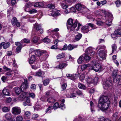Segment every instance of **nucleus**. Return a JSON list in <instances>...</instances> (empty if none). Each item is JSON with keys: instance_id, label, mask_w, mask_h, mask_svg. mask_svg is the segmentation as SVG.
Here are the masks:
<instances>
[{"instance_id": "f704fd0d", "label": "nucleus", "mask_w": 121, "mask_h": 121, "mask_svg": "<svg viewBox=\"0 0 121 121\" xmlns=\"http://www.w3.org/2000/svg\"><path fill=\"white\" fill-rule=\"evenodd\" d=\"M43 42L46 43H50L51 42L50 39L47 37L43 39Z\"/></svg>"}, {"instance_id": "2f4dec72", "label": "nucleus", "mask_w": 121, "mask_h": 121, "mask_svg": "<svg viewBox=\"0 0 121 121\" xmlns=\"http://www.w3.org/2000/svg\"><path fill=\"white\" fill-rule=\"evenodd\" d=\"M65 101V100L64 99H62L61 101V102L62 103H61L60 105L59 108L63 110L65 109V106L63 103Z\"/></svg>"}, {"instance_id": "0eeeda50", "label": "nucleus", "mask_w": 121, "mask_h": 121, "mask_svg": "<svg viewBox=\"0 0 121 121\" xmlns=\"http://www.w3.org/2000/svg\"><path fill=\"white\" fill-rule=\"evenodd\" d=\"M107 15L105 17L106 19L105 22L106 24L108 26L111 25V24L112 20V16L111 14L108 13Z\"/></svg>"}, {"instance_id": "864d4df0", "label": "nucleus", "mask_w": 121, "mask_h": 121, "mask_svg": "<svg viewBox=\"0 0 121 121\" xmlns=\"http://www.w3.org/2000/svg\"><path fill=\"white\" fill-rule=\"evenodd\" d=\"M26 101L27 103V105L30 106L31 105V104L30 103V100L28 98H26Z\"/></svg>"}, {"instance_id": "6ab92c4d", "label": "nucleus", "mask_w": 121, "mask_h": 121, "mask_svg": "<svg viewBox=\"0 0 121 121\" xmlns=\"http://www.w3.org/2000/svg\"><path fill=\"white\" fill-rule=\"evenodd\" d=\"M32 6V4L31 3L29 2L26 5L25 8H24V10L28 12L29 11L27 10V9L30 7Z\"/></svg>"}, {"instance_id": "e433bc0d", "label": "nucleus", "mask_w": 121, "mask_h": 121, "mask_svg": "<svg viewBox=\"0 0 121 121\" xmlns=\"http://www.w3.org/2000/svg\"><path fill=\"white\" fill-rule=\"evenodd\" d=\"M51 15L53 16H58L60 15V14L59 12L56 11L55 12H53L51 13Z\"/></svg>"}, {"instance_id": "aec40b11", "label": "nucleus", "mask_w": 121, "mask_h": 121, "mask_svg": "<svg viewBox=\"0 0 121 121\" xmlns=\"http://www.w3.org/2000/svg\"><path fill=\"white\" fill-rule=\"evenodd\" d=\"M33 28L36 30L38 31L41 29V25L40 24H39L37 23H36L35 24Z\"/></svg>"}, {"instance_id": "bf43d9fd", "label": "nucleus", "mask_w": 121, "mask_h": 121, "mask_svg": "<svg viewBox=\"0 0 121 121\" xmlns=\"http://www.w3.org/2000/svg\"><path fill=\"white\" fill-rule=\"evenodd\" d=\"M9 110L8 108L6 107H4L2 108L3 111L4 112H8Z\"/></svg>"}, {"instance_id": "2eb2a0df", "label": "nucleus", "mask_w": 121, "mask_h": 121, "mask_svg": "<svg viewBox=\"0 0 121 121\" xmlns=\"http://www.w3.org/2000/svg\"><path fill=\"white\" fill-rule=\"evenodd\" d=\"M84 6L82 4L80 3H78L75 5V7L76 9L78 11H80L84 8Z\"/></svg>"}, {"instance_id": "a211bd4d", "label": "nucleus", "mask_w": 121, "mask_h": 121, "mask_svg": "<svg viewBox=\"0 0 121 121\" xmlns=\"http://www.w3.org/2000/svg\"><path fill=\"white\" fill-rule=\"evenodd\" d=\"M77 46L78 45H72L69 44L67 46V49L69 50H71L74 48H77Z\"/></svg>"}, {"instance_id": "ddd939ff", "label": "nucleus", "mask_w": 121, "mask_h": 121, "mask_svg": "<svg viewBox=\"0 0 121 121\" xmlns=\"http://www.w3.org/2000/svg\"><path fill=\"white\" fill-rule=\"evenodd\" d=\"M66 76L68 78L70 79L71 80L74 81L76 79V74H73V75L69 73L66 74Z\"/></svg>"}, {"instance_id": "774afa93", "label": "nucleus", "mask_w": 121, "mask_h": 121, "mask_svg": "<svg viewBox=\"0 0 121 121\" xmlns=\"http://www.w3.org/2000/svg\"><path fill=\"white\" fill-rule=\"evenodd\" d=\"M39 116L38 115L36 114H34L32 116V119H35L38 117Z\"/></svg>"}, {"instance_id": "ea45409f", "label": "nucleus", "mask_w": 121, "mask_h": 121, "mask_svg": "<svg viewBox=\"0 0 121 121\" xmlns=\"http://www.w3.org/2000/svg\"><path fill=\"white\" fill-rule=\"evenodd\" d=\"M59 31V29L58 28H56L52 30H48V32H52V33H54V32H56L58 31Z\"/></svg>"}, {"instance_id": "de8ad7c7", "label": "nucleus", "mask_w": 121, "mask_h": 121, "mask_svg": "<svg viewBox=\"0 0 121 121\" xmlns=\"http://www.w3.org/2000/svg\"><path fill=\"white\" fill-rule=\"evenodd\" d=\"M48 7L50 9H53L55 8V5L54 4H48Z\"/></svg>"}, {"instance_id": "f03ea898", "label": "nucleus", "mask_w": 121, "mask_h": 121, "mask_svg": "<svg viewBox=\"0 0 121 121\" xmlns=\"http://www.w3.org/2000/svg\"><path fill=\"white\" fill-rule=\"evenodd\" d=\"M67 26L68 29L70 31L73 30L77 26L78 21H75L73 23V20L71 18L69 19L67 21Z\"/></svg>"}, {"instance_id": "4be33fe9", "label": "nucleus", "mask_w": 121, "mask_h": 121, "mask_svg": "<svg viewBox=\"0 0 121 121\" xmlns=\"http://www.w3.org/2000/svg\"><path fill=\"white\" fill-rule=\"evenodd\" d=\"M35 59V57L34 55L32 56L29 60V62L30 64H32L34 62Z\"/></svg>"}, {"instance_id": "a878e982", "label": "nucleus", "mask_w": 121, "mask_h": 121, "mask_svg": "<svg viewBox=\"0 0 121 121\" xmlns=\"http://www.w3.org/2000/svg\"><path fill=\"white\" fill-rule=\"evenodd\" d=\"M68 64L67 63H60L59 65V68L60 69H62L65 67Z\"/></svg>"}, {"instance_id": "f3484780", "label": "nucleus", "mask_w": 121, "mask_h": 121, "mask_svg": "<svg viewBox=\"0 0 121 121\" xmlns=\"http://www.w3.org/2000/svg\"><path fill=\"white\" fill-rule=\"evenodd\" d=\"M2 93L3 94L5 95L8 96H10V94L9 91L6 88L3 89L2 91Z\"/></svg>"}, {"instance_id": "20e7f679", "label": "nucleus", "mask_w": 121, "mask_h": 121, "mask_svg": "<svg viewBox=\"0 0 121 121\" xmlns=\"http://www.w3.org/2000/svg\"><path fill=\"white\" fill-rule=\"evenodd\" d=\"M95 28V25L91 23H89L82 28V30L85 33H87L90 30Z\"/></svg>"}, {"instance_id": "1a4fd4ad", "label": "nucleus", "mask_w": 121, "mask_h": 121, "mask_svg": "<svg viewBox=\"0 0 121 121\" xmlns=\"http://www.w3.org/2000/svg\"><path fill=\"white\" fill-rule=\"evenodd\" d=\"M111 80V78L108 80H107L105 81L103 84V86L104 88L105 89H108L110 86L112 85Z\"/></svg>"}, {"instance_id": "5701e85b", "label": "nucleus", "mask_w": 121, "mask_h": 121, "mask_svg": "<svg viewBox=\"0 0 121 121\" xmlns=\"http://www.w3.org/2000/svg\"><path fill=\"white\" fill-rule=\"evenodd\" d=\"M91 48H89L87 49L86 50L87 52L86 53L89 54L90 53L91 56H93L95 54V52L94 51L91 52Z\"/></svg>"}, {"instance_id": "393cba45", "label": "nucleus", "mask_w": 121, "mask_h": 121, "mask_svg": "<svg viewBox=\"0 0 121 121\" xmlns=\"http://www.w3.org/2000/svg\"><path fill=\"white\" fill-rule=\"evenodd\" d=\"M47 101L49 103H52L54 102L55 101V99L53 98H48L47 99Z\"/></svg>"}, {"instance_id": "cd10ccee", "label": "nucleus", "mask_w": 121, "mask_h": 121, "mask_svg": "<svg viewBox=\"0 0 121 121\" xmlns=\"http://www.w3.org/2000/svg\"><path fill=\"white\" fill-rule=\"evenodd\" d=\"M15 92L16 94L17 95H19L22 91L21 88H20L18 87H17L15 88Z\"/></svg>"}, {"instance_id": "c756f323", "label": "nucleus", "mask_w": 121, "mask_h": 121, "mask_svg": "<svg viewBox=\"0 0 121 121\" xmlns=\"http://www.w3.org/2000/svg\"><path fill=\"white\" fill-rule=\"evenodd\" d=\"M17 21V20L15 17H13L11 20V23L12 25L13 26H15Z\"/></svg>"}, {"instance_id": "473e14b6", "label": "nucleus", "mask_w": 121, "mask_h": 121, "mask_svg": "<svg viewBox=\"0 0 121 121\" xmlns=\"http://www.w3.org/2000/svg\"><path fill=\"white\" fill-rule=\"evenodd\" d=\"M78 86L79 88L81 89H85L86 88L84 85L80 83H78Z\"/></svg>"}, {"instance_id": "13d9d810", "label": "nucleus", "mask_w": 121, "mask_h": 121, "mask_svg": "<svg viewBox=\"0 0 121 121\" xmlns=\"http://www.w3.org/2000/svg\"><path fill=\"white\" fill-rule=\"evenodd\" d=\"M15 45L18 47H21L22 46V43L20 42H17L15 43Z\"/></svg>"}, {"instance_id": "a19ab883", "label": "nucleus", "mask_w": 121, "mask_h": 121, "mask_svg": "<svg viewBox=\"0 0 121 121\" xmlns=\"http://www.w3.org/2000/svg\"><path fill=\"white\" fill-rule=\"evenodd\" d=\"M112 53H113L114 52L116 51L117 48L116 45L115 44H112Z\"/></svg>"}, {"instance_id": "423d86ee", "label": "nucleus", "mask_w": 121, "mask_h": 121, "mask_svg": "<svg viewBox=\"0 0 121 121\" xmlns=\"http://www.w3.org/2000/svg\"><path fill=\"white\" fill-rule=\"evenodd\" d=\"M102 68L101 65L99 64H97L89 68V71L93 70L96 72L100 71L102 70Z\"/></svg>"}, {"instance_id": "49530a36", "label": "nucleus", "mask_w": 121, "mask_h": 121, "mask_svg": "<svg viewBox=\"0 0 121 121\" xmlns=\"http://www.w3.org/2000/svg\"><path fill=\"white\" fill-rule=\"evenodd\" d=\"M26 94L25 92L22 93L20 96V97L21 98H25L26 96Z\"/></svg>"}, {"instance_id": "dca6fc26", "label": "nucleus", "mask_w": 121, "mask_h": 121, "mask_svg": "<svg viewBox=\"0 0 121 121\" xmlns=\"http://www.w3.org/2000/svg\"><path fill=\"white\" fill-rule=\"evenodd\" d=\"M77 62L79 64H80L83 63H85L84 61L83 56H80L77 60Z\"/></svg>"}, {"instance_id": "09e8293b", "label": "nucleus", "mask_w": 121, "mask_h": 121, "mask_svg": "<svg viewBox=\"0 0 121 121\" xmlns=\"http://www.w3.org/2000/svg\"><path fill=\"white\" fill-rule=\"evenodd\" d=\"M106 46L104 45L102 46H98L96 49L99 48V49H103L104 50H106Z\"/></svg>"}, {"instance_id": "e2e57ef3", "label": "nucleus", "mask_w": 121, "mask_h": 121, "mask_svg": "<svg viewBox=\"0 0 121 121\" xmlns=\"http://www.w3.org/2000/svg\"><path fill=\"white\" fill-rule=\"evenodd\" d=\"M117 35L115 33L114 34H112L111 35V36L112 38L114 39H116L117 37Z\"/></svg>"}, {"instance_id": "338daca9", "label": "nucleus", "mask_w": 121, "mask_h": 121, "mask_svg": "<svg viewBox=\"0 0 121 121\" xmlns=\"http://www.w3.org/2000/svg\"><path fill=\"white\" fill-rule=\"evenodd\" d=\"M11 71L7 72L6 73L5 75L7 76H9V77H11L12 75L11 72Z\"/></svg>"}, {"instance_id": "c9c22d12", "label": "nucleus", "mask_w": 121, "mask_h": 121, "mask_svg": "<svg viewBox=\"0 0 121 121\" xmlns=\"http://www.w3.org/2000/svg\"><path fill=\"white\" fill-rule=\"evenodd\" d=\"M90 66L89 64H84L82 65L81 67V69L83 71L86 69L87 67Z\"/></svg>"}, {"instance_id": "4d7b16f0", "label": "nucleus", "mask_w": 121, "mask_h": 121, "mask_svg": "<svg viewBox=\"0 0 121 121\" xmlns=\"http://www.w3.org/2000/svg\"><path fill=\"white\" fill-rule=\"evenodd\" d=\"M85 78V75L84 74H82L80 75L79 77L80 80L82 82Z\"/></svg>"}, {"instance_id": "8fccbe9b", "label": "nucleus", "mask_w": 121, "mask_h": 121, "mask_svg": "<svg viewBox=\"0 0 121 121\" xmlns=\"http://www.w3.org/2000/svg\"><path fill=\"white\" fill-rule=\"evenodd\" d=\"M60 106H59V104L57 102L56 103L53 105V108L54 109H57Z\"/></svg>"}, {"instance_id": "680f3d73", "label": "nucleus", "mask_w": 121, "mask_h": 121, "mask_svg": "<svg viewBox=\"0 0 121 121\" xmlns=\"http://www.w3.org/2000/svg\"><path fill=\"white\" fill-rule=\"evenodd\" d=\"M49 80L48 79H46L43 82V84L44 86H46L49 83Z\"/></svg>"}, {"instance_id": "7ed1b4c3", "label": "nucleus", "mask_w": 121, "mask_h": 121, "mask_svg": "<svg viewBox=\"0 0 121 121\" xmlns=\"http://www.w3.org/2000/svg\"><path fill=\"white\" fill-rule=\"evenodd\" d=\"M118 70H114L113 72L112 76L113 78V81L114 82L116 83L118 85H121V76L120 75H117Z\"/></svg>"}, {"instance_id": "f257e3e1", "label": "nucleus", "mask_w": 121, "mask_h": 121, "mask_svg": "<svg viewBox=\"0 0 121 121\" xmlns=\"http://www.w3.org/2000/svg\"><path fill=\"white\" fill-rule=\"evenodd\" d=\"M110 103L108 97L106 96L103 95L100 98L98 106L102 111H105L107 109Z\"/></svg>"}, {"instance_id": "f8f14e48", "label": "nucleus", "mask_w": 121, "mask_h": 121, "mask_svg": "<svg viewBox=\"0 0 121 121\" xmlns=\"http://www.w3.org/2000/svg\"><path fill=\"white\" fill-rule=\"evenodd\" d=\"M10 43L9 42H2L0 44V50L1 49L2 47L3 48L6 49L10 46Z\"/></svg>"}, {"instance_id": "37998d69", "label": "nucleus", "mask_w": 121, "mask_h": 121, "mask_svg": "<svg viewBox=\"0 0 121 121\" xmlns=\"http://www.w3.org/2000/svg\"><path fill=\"white\" fill-rule=\"evenodd\" d=\"M60 4L62 8L64 9H65L68 7V6L65 4L64 2H61Z\"/></svg>"}, {"instance_id": "9d476101", "label": "nucleus", "mask_w": 121, "mask_h": 121, "mask_svg": "<svg viewBox=\"0 0 121 121\" xmlns=\"http://www.w3.org/2000/svg\"><path fill=\"white\" fill-rule=\"evenodd\" d=\"M21 112L20 108L17 107H13L12 109V112L14 114L18 115L20 114Z\"/></svg>"}, {"instance_id": "7c9ffc66", "label": "nucleus", "mask_w": 121, "mask_h": 121, "mask_svg": "<svg viewBox=\"0 0 121 121\" xmlns=\"http://www.w3.org/2000/svg\"><path fill=\"white\" fill-rule=\"evenodd\" d=\"M84 59V60L85 63L86 62V61L90 59L91 58V57L89 56H88L86 54L83 55Z\"/></svg>"}, {"instance_id": "6e6d98bb", "label": "nucleus", "mask_w": 121, "mask_h": 121, "mask_svg": "<svg viewBox=\"0 0 121 121\" xmlns=\"http://www.w3.org/2000/svg\"><path fill=\"white\" fill-rule=\"evenodd\" d=\"M38 64H39L38 63L37 65L36 64L35 65H33L32 66V68L35 69H37L38 68H39L40 67V65H39Z\"/></svg>"}, {"instance_id": "4468645a", "label": "nucleus", "mask_w": 121, "mask_h": 121, "mask_svg": "<svg viewBox=\"0 0 121 121\" xmlns=\"http://www.w3.org/2000/svg\"><path fill=\"white\" fill-rule=\"evenodd\" d=\"M6 120L4 121H15V120L12 118L11 114H7L5 115Z\"/></svg>"}, {"instance_id": "58836bf2", "label": "nucleus", "mask_w": 121, "mask_h": 121, "mask_svg": "<svg viewBox=\"0 0 121 121\" xmlns=\"http://www.w3.org/2000/svg\"><path fill=\"white\" fill-rule=\"evenodd\" d=\"M21 42L22 43H30V41L29 39L26 38H25L23 39L22 40Z\"/></svg>"}, {"instance_id": "bb28decb", "label": "nucleus", "mask_w": 121, "mask_h": 121, "mask_svg": "<svg viewBox=\"0 0 121 121\" xmlns=\"http://www.w3.org/2000/svg\"><path fill=\"white\" fill-rule=\"evenodd\" d=\"M82 36V35L81 34L78 33L76 36L75 39L76 41H78L81 39Z\"/></svg>"}, {"instance_id": "a18cd8bd", "label": "nucleus", "mask_w": 121, "mask_h": 121, "mask_svg": "<svg viewBox=\"0 0 121 121\" xmlns=\"http://www.w3.org/2000/svg\"><path fill=\"white\" fill-rule=\"evenodd\" d=\"M97 24L99 26H100L103 24V22L100 21V18H98L96 20Z\"/></svg>"}, {"instance_id": "3c124183", "label": "nucleus", "mask_w": 121, "mask_h": 121, "mask_svg": "<svg viewBox=\"0 0 121 121\" xmlns=\"http://www.w3.org/2000/svg\"><path fill=\"white\" fill-rule=\"evenodd\" d=\"M42 74L41 72L40 71H39L36 73H34V75L35 76H40Z\"/></svg>"}, {"instance_id": "b1692460", "label": "nucleus", "mask_w": 121, "mask_h": 121, "mask_svg": "<svg viewBox=\"0 0 121 121\" xmlns=\"http://www.w3.org/2000/svg\"><path fill=\"white\" fill-rule=\"evenodd\" d=\"M65 55V54L64 53H62L58 55L57 56V58L58 59H60L64 58Z\"/></svg>"}, {"instance_id": "412c9836", "label": "nucleus", "mask_w": 121, "mask_h": 121, "mask_svg": "<svg viewBox=\"0 0 121 121\" xmlns=\"http://www.w3.org/2000/svg\"><path fill=\"white\" fill-rule=\"evenodd\" d=\"M27 84L23 83L21 86V88L22 90V91H24L27 88Z\"/></svg>"}, {"instance_id": "603ef678", "label": "nucleus", "mask_w": 121, "mask_h": 121, "mask_svg": "<svg viewBox=\"0 0 121 121\" xmlns=\"http://www.w3.org/2000/svg\"><path fill=\"white\" fill-rule=\"evenodd\" d=\"M22 117L21 116H19L16 117V120L17 121H22Z\"/></svg>"}, {"instance_id": "c85d7f7f", "label": "nucleus", "mask_w": 121, "mask_h": 121, "mask_svg": "<svg viewBox=\"0 0 121 121\" xmlns=\"http://www.w3.org/2000/svg\"><path fill=\"white\" fill-rule=\"evenodd\" d=\"M49 67V64L48 63L44 62L43 64V67L45 69H48Z\"/></svg>"}, {"instance_id": "c03bdc74", "label": "nucleus", "mask_w": 121, "mask_h": 121, "mask_svg": "<svg viewBox=\"0 0 121 121\" xmlns=\"http://www.w3.org/2000/svg\"><path fill=\"white\" fill-rule=\"evenodd\" d=\"M115 33L117 35H121V29H119L115 30Z\"/></svg>"}, {"instance_id": "39448f33", "label": "nucleus", "mask_w": 121, "mask_h": 121, "mask_svg": "<svg viewBox=\"0 0 121 121\" xmlns=\"http://www.w3.org/2000/svg\"><path fill=\"white\" fill-rule=\"evenodd\" d=\"M86 80L87 83L89 84L94 83L96 84L98 82V78L97 77H95L94 78L89 77L86 78Z\"/></svg>"}, {"instance_id": "052dcab7", "label": "nucleus", "mask_w": 121, "mask_h": 121, "mask_svg": "<svg viewBox=\"0 0 121 121\" xmlns=\"http://www.w3.org/2000/svg\"><path fill=\"white\" fill-rule=\"evenodd\" d=\"M113 116L115 118H117L118 117V112H115L113 114Z\"/></svg>"}, {"instance_id": "4c0bfd02", "label": "nucleus", "mask_w": 121, "mask_h": 121, "mask_svg": "<svg viewBox=\"0 0 121 121\" xmlns=\"http://www.w3.org/2000/svg\"><path fill=\"white\" fill-rule=\"evenodd\" d=\"M56 36L57 38H59L61 36V35H60L59 33L58 32H55L54 33L53 35L52 36V37L54 39H56V38L55 37V36Z\"/></svg>"}, {"instance_id": "72a5a7b5", "label": "nucleus", "mask_w": 121, "mask_h": 121, "mask_svg": "<svg viewBox=\"0 0 121 121\" xmlns=\"http://www.w3.org/2000/svg\"><path fill=\"white\" fill-rule=\"evenodd\" d=\"M39 39V37L37 36H35L33 39L32 41L34 43H36L38 42Z\"/></svg>"}, {"instance_id": "0e129e2a", "label": "nucleus", "mask_w": 121, "mask_h": 121, "mask_svg": "<svg viewBox=\"0 0 121 121\" xmlns=\"http://www.w3.org/2000/svg\"><path fill=\"white\" fill-rule=\"evenodd\" d=\"M115 3L117 7H119L121 4V2L120 0H117L115 2Z\"/></svg>"}, {"instance_id": "69168bd1", "label": "nucleus", "mask_w": 121, "mask_h": 121, "mask_svg": "<svg viewBox=\"0 0 121 121\" xmlns=\"http://www.w3.org/2000/svg\"><path fill=\"white\" fill-rule=\"evenodd\" d=\"M67 86V84L66 83H65L63 84L62 86V88L63 91L66 89Z\"/></svg>"}, {"instance_id": "9b49d317", "label": "nucleus", "mask_w": 121, "mask_h": 121, "mask_svg": "<svg viewBox=\"0 0 121 121\" xmlns=\"http://www.w3.org/2000/svg\"><path fill=\"white\" fill-rule=\"evenodd\" d=\"M34 53L36 55L39 56L42 55L43 54V55H44L46 54L47 52L45 50H36L35 51Z\"/></svg>"}, {"instance_id": "5fc2aeb1", "label": "nucleus", "mask_w": 121, "mask_h": 121, "mask_svg": "<svg viewBox=\"0 0 121 121\" xmlns=\"http://www.w3.org/2000/svg\"><path fill=\"white\" fill-rule=\"evenodd\" d=\"M90 106H91V112H92L95 111V110H93V102L91 101L90 102Z\"/></svg>"}, {"instance_id": "6e6552de", "label": "nucleus", "mask_w": 121, "mask_h": 121, "mask_svg": "<svg viewBox=\"0 0 121 121\" xmlns=\"http://www.w3.org/2000/svg\"><path fill=\"white\" fill-rule=\"evenodd\" d=\"M107 52V51L106 50H101L99 52V55L101 58L105 59L106 56V53Z\"/></svg>"}, {"instance_id": "79ce46f5", "label": "nucleus", "mask_w": 121, "mask_h": 121, "mask_svg": "<svg viewBox=\"0 0 121 121\" xmlns=\"http://www.w3.org/2000/svg\"><path fill=\"white\" fill-rule=\"evenodd\" d=\"M25 115L26 117L29 118L31 115L30 112L29 111H27L25 112Z\"/></svg>"}]
</instances>
